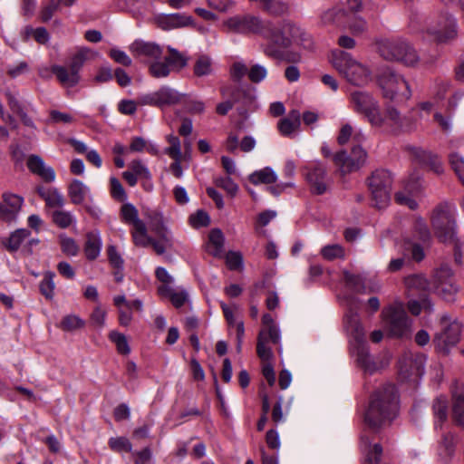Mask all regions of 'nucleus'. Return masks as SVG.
Returning a JSON list of instances; mask_svg holds the SVG:
<instances>
[{
	"instance_id": "f257e3e1",
	"label": "nucleus",
	"mask_w": 464,
	"mask_h": 464,
	"mask_svg": "<svg viewBox=\"0 0 464 464\" xmlns=\"http://www.w3.org/2000/svg\"><path fill=\"white\" fill-rule=\"evenodd\" d=\"M226 24L229 30L237 34L262 35L267 40L264 53L276 59H281L283 50L289 47L293 40L301 34L300 27L289 20L275 24L251 14L232 16L227 20Z\"/></svg>"
},
{
	"instance_id": "f03ea898",
	"label": "nucleus",
	"mask_w": 464,
	"mask_h": 464,
	"mask_svg": "<svg viewBox=\"0 0 464 464\" xmlns=\"http://www.w3.org/2000/svg\"><path fill=\"white\" fill-rule=\"evenodd\" d=\"M398 412V396L394 385L386 384L372 394L369 407L364 414V430L361 436V447L365 453L364 464H379L382 448L376 443L372 445V431L379 430L390 423Z\"/></svg>"
},
{
	"instance_id": "7ed1b4c3",
	"label": "nucleus",
	"mask_w": 464,
	"mask_h": 464,
	"mask_svg": "<svg viewBox=\"0 0 464 464\" xmlns=\"http://www.w3.org/2000/svg\"><path fill=\"white\" fill-rule=\"evenodd\" d=\"M332 65L349 82L356 86H363L371 81L370 70L353 59L351 54L341 50L332 52Z\"/></svg>"
},
{
	"instance_id": "20e7f679",
	"label": "nucleus",
	"mask_w": 464,
	"mask_h": 464,
	"mask_svg": "<svg viewBox=\"0 0 464 464\" xmlns=\"http://www.w3.org/2000/svg\"><path fill=\"white\" fill-rule=\"evenodd\" d=\"M348 99L352 110L362 115L372 127L384 126V118L379 101L372 93L355 90L350 92Z\"/></svg>"
},
{
	"instance_id": "39448f33",
	"label": "nucleus",
	"mask_w": 464,
	"mask_h": 464,
	"mask_svg": "<svg viewBox=\"0 0 464 464\" xmlns=\"http://www.w3.org/2000/svg\"><path fill=\"white\" fill-rule=\"evenodd\" d=\"M379 53L387 61L399 62L406 66L419 64L420 57L414 47L405 39L395 38L379 44Z\"/></svg>"
},
{
	"instance_id": "423d86ee",
	"label": "nucleus",
	"mask_w": 464,
	"mask_h": 464,
	"mask_svg": "<svg viewBox=\"0 0 464 464\" xmlns=\"http://www.w3.org/2000/svg\"><path fill=\"white\" fill-rule=\"evenodd\" d=\"M456 208L443 202L436 207L431 217L435 235L442 242L453 241L456 235Z\"/></svg>"
},
{
	"instance_id": "0eeeda50",
	"label": "nucleus",
	"mask_w": 464,
	"mask_h": 464,
	"mask_svg": "<svg viewBox=\"0 0 464 464\" xmlns=\"http://www.w3.org/2000/svg\"><path fill=\"white\" fill-rule=\"evenodd\" d=\"M378 83L385 99L403 101L410 99L411 96L407 81L402 75L391 68H385L380 72Z\"/></svg>"
},
{
	"instance_id": "6e6552de",
	"label": "nucleus",
	"mask_w": 464,
	"mask_h": 464,
	"mask_svg": "<svg viewBox=\"0 0 464 464\" xmlns=\"http://www.w3.org/2000/svg\"><path fill=\"white\" fill-rule=\"evenodd\" d=\"M382 316L384 328L390 335L394 337L410 335L411 323L401 303H394L385 307L382 312Z\"/></svg>"
},
{
	"instance_id": "1a4fd4ad",
	"label": "nucleus",
	"mask_w": 464,
	"mask_h": 464,
	"mask_svg": "<svg viewBox=\"0 0 464 464\" xmlns=\"http://www.w3.org/2000/svg\"><path fill=\"white\" fill-rule=\"evenodd\" d=\"M424 354L406 353L399 361V378L402 382H416L424 372Z\"/></svg>"
},
{
	"instance_id": "9d476101",
	"label": "nucleus",
	"mask_w": 464,
	"mask_h": 464,
	"mask_svg": "<svg viewBox=\"0 0 464 464\" xmlns=\"http://www.w3.org/2000/svg\"><path fill=\"white\" fill-rule=\"evenodd\" d=\"M431 289L447 301L453 300L459 287L451 269L448 266H442L433 275Z\"/></svg>"
},
{
	"instance_id": "9b49d317",
	"label": "nucleus",
	"mask_w": 464,
	"mask_h": 464,
	"mask_svg": "<svg viewBox=\"0 0 464 464\" xmlns=\"http://www.w3.org/2000/svg\"><path fill=\"white\" fill-rule=\"evenodd\" d=\"M427 33L439 42H446L457 36V22L453 15L441 14L426 28Z\"/></svg>"
},
{
	"instance_id": "f8f14e48",
	"label": "nucleus",
	"mask_w": 464,
	"mask_h": 464,
	"mask_svg": "<svg viewBox=\"0 0 464 464\" xmlns=\"http://www.w3.org/2000/svg\"><path fill=\"white\" fill-rule=\"evenodd\" d=\"M383 118L384 125L389 126L394 133L411 132L417 128V120L413 116L402 115L392 105L386 106Z\"/></svg>"
},
{
	"instance_id": "ddd939ff",
	"label": "nucleus",
	"mask_w": 464,
	"mask_h": 464,
	"mask_svg": "<svg viewBox=\"0 0 464 464\" xmlns=\"http://www.w3.org/2000/svg\"><path fill=\"white\" fill-rule=\"evenodd\" d=\"M441 324H443V329L436 334L434 343L438 350L448 353L450 349L459 341L461 326L458 322L449 323L447 316L441 317Z\"/></svg>"
},
{
	"instance_id": "4468645a",
	"label": "nucleus",
	"mask_w": 464,
	"mask_h": 464,
	"mask_svg": "<svg viewBox=\"0 0 464 464\" xmlns=\"http://www.w3.org/2000/svg\"><path fill=\"white\" fill-rule=\"evenodd\" d=\"M366 160L367 152L360 145H354L349 155L346 151L343 150L336 153L334 157V163L343 173L359 169L365 164Z\"/></svg>"
},
{
	"instance_id": "2eb2a0df",
	"label": "nucleus",
	"mask_w": 464,
	"mask_h": 464,
	"mask_svg": "<svg viewBox=\"0 0 464 464\" xmlns=\"http://www.w3.org/2000/svg\"><path fill=\"white\" fill-rule=\"evenodd\" d=\"M304 170V176L312 193L316 195L325 193L329 185L325 167L321 162L314 161L306 165Z\"/></svg>"
},
{
	"instance_id": "dca6fc26",
	"label": "nucleus",
	"mask_w": 464,
	"mask_h": 464,
	"mask_svg": "<svg viewBox=\"0 0 464 464\" xmlns=\"http://www.w3.org/2000/svg\"><path fill=\"white\" fill-rule=\"evenodd\" d=\"M179 93L168 86H163L157 92L145 94L139 99V102L141 105H150L157 107L173 105L179 102Z\"/></svg>"
},
{
	"instance_id": "f3484780",
	"label": "nucleus",
	"mask_w": 464,
	"mask_h": 464,
	"mask_svg": "<svg viewBox=\"0 0 464 464\" xmlns=\"http://www.w3.org/2000/svg\"><path fill=\"white\" fill-rule=\"evenodd\" d=\"M280 340V332L276 326L263 328L260 330L257 337L256 353L264 362H269L273 356L268 343H277Z\"/></svg>"
},
{
	"instance_id": "a211bd4d",
	"label": "nucleus",
	"mask_w": 464,
	"mask_h": 464,
	"mask_svg": "<svg viewBox=\"0 0 464 464\" xmlns=\"http://www.w3.org/2000/svg\"><path fill=\"white\" fill-rule=\"evenodd\" d=\"M355 352L358 365L367 373L372 374L389 363L388 360L372 356L365 345L356 346Z\"/></svg>"
},
{
	"instance_id": "6ab92c4d",
	"label": "nucleus",
	"mask_w": 464,
	"mask_h": 464,
	"mask_svg": "<svg viewBox=\"0 0 464 464\" xmlns=\"http://www.w3.org/2000/svg\"><path fill=\"white\" fill-rule=\"evenodd\" d=\"M68 197L73 205L85 206L87 210L90 208L87 203L92 202L93 198L91 188L79 179H72L68 185Z\"/></svg>"
},
{
	"instance_id": "aec40b11",
	"label": "nucleus",
	"mask_w": 464,
	"mask_h": 464,
	"mask_svg": "<svg viewBox=\"0 0 464 464\" xmlns=\"http://www.w3.org/2000/svg\"><path fill=\"white\" fill-rule=\"evenodd\" d=\"M129 49L135 57H144L152 61L160 59L162 54V49L159 44L142 40L134 41Z\"/></svg>"
},
{
	"instance_id": "412c9836",
	"label": "nucleus",
	"mask_w": 464,
	"mask_h": 464,
	"mask_svg": "<svg viewBox=\"0 0 464 464\" xmlns=\"http://www.w3.org/2000/svg\"><path fill=\"white\" fill-rule=\"evenodd\" d=\"M156 24L162 30H171L187 26L191 19L184 14L175 13L169 14H159L155 17Z\"/></svg>"
},
{
	"instance_id": "4be33fe9",
	"label": "nucleus",
	"mask_w": 464,
	"mask_h": 464,
	"mask_svg": "<svg viewBox=\"0 0 464 464\" xmlns=\"http://www.w3.org/2000/svg\"><path fill=\"white\" fill-rule=\"evenodd\" d=\"M350 20V14L344 10L343 6H334L324 12L321 15V21L325 25H334L336 27H346Z\"/></svg>"
},
{
	"instance_id": "5701e85b",
	"label": "nucleus",
	"mask_w": 464,
	"mask_h": 464,
	"mask_svg": "<svg viewBox=\"0 0 464 464\" xmlns=\"http://www.w3.org/2000/svg\"><path fill=\"white\" fill-rule=\"evenodd\" d=\"M26 164L32 173L39 176L45 181L52 182L55 179V172L53 169L46 166L40 156L30 155L27 159Z\"/></svg>"
},
{
	"instance_id": "b1692460",
	"label": "nucleus",
	"mask_w": 464,
	"mask_h": 464,
	"mask_svg": "<svg viewBox=\"0 0 464 464\" xmlns=\"http://www.w3.org/2000/svg\"><path fill=\"white\" fill-rule=\"evenodd\" d=\"M254 2H257L260 8L272 16H282L289 13L288 0H255Z\"/></svg>"
},
{
	"instance_id": "393cba45",
	"label": "nucleus",
	"mask_w": 464,
	"mask_h": 464,
	"mask_svg": "<svg viewBox=\"0 0 464 464\" xmlns=\"http://www.w3.org/2000/svg\"><path fill=\"white\" fill-rule=\"evenodd\" d=\"M344 325L347 333L354 339L357 346L364 345V331L359 321L358 315L354 313L346 314Z\"/></svg>"
},
{
	"instance_id": "a878e982",
	"label": "nucleus",
	"mask_w": 464,
	"mask_h": 464,
	"mask_svg": "<svg viewBox=\"0 0 464 464\" xmlns=\"http://www.w3.org/2000/svg\"><path fill=\"white\" fill-rule=\"evenodd\" d=\"M215 73L213 58L208 54H198L195 58L193 74L198 78L208 77Z\"/></svg>"
},
{
	"instance_id": "bb28decb",
	"label": "nucleus",
	"mask_w": 464,
	"mask_h": 464,
	"mask_svg": "<svg viewBox=\"0 0 464 464\" xmlns=\"http://www.w3.org/2000/svg\"><path fill=\"white\" fill-rule=\"evenodd\" d=\"M301 124V114L297 110H292L288 116L279 121L277 128L283 136H291Z\"/></svg>"
},
{
	"instance_id": "cd10ccee",
	"label": "nucleus",
	"mask_w": 464,
	"mask_h": 464,
	"mask_svg": "<svg viewBox=\"0 0 464 464\" xmlns=\"http://www.w3.org/2000/svg\"><path fill=\"white\" fill-rule=\"evenodd\" d=\"M409 150L411 152V155L419 163L430 166L438 173L441 171V167L436 155L421 148L417 147H411L409 148Z\"/></svg>"
},
{
	"instance_id": "c85d7f7f",
	"label": "nucleus",
	"mask_w": 464,
	"mask_h": 464,
	"mask_svg": "<svg viewBox=\"0 0 464 464\" xmlns=\"http://www.w3.org/2000/svg\"><path fill=\"white\" fill-rule=\"evenodd\" d=\"M51 70L63 86L73 87L80 82V74L72 72L70 68L53 65Z\"/></svg>"
},
{
	"instance_id": "c756f323",
	"label": "nucleus",
	"mask_w": 464,
	"mask_h": 464,
	"mask_svg": "<svg viewBox=\"0 0 464 464\" xmlns=\"http://www.w3.org/2000/svg\"><path fill=\"white\" fill-rule=\"evenodd\" d=\"M167 50L169 54L164 59L172 71L179 72L188 65V58L184 53L171 46H168Z\"/></svg>"
},
{
	"instance_id": "7c9ffc66",
	"label": "nucleus",
	"mask_w": 464,
	"mask_h": 464,
	"mask_svg": "<svg viewBox=\"0 0 464 464\" xmlns=\"http://www.w3.org/2000/svg\"><path fill=\"white\" fill-rule=\"evenodd\" d=\"M30 234V231L25 228L17 229L8 237L3 238L1 243L9 252H14L20 247L24 240L27 238Z\"/></svg>"
},
{
	"instance_id": "2f4dec72",
	"label": "nucleus",
	"mask_w": 464,
	"mask_h": 464,
	"mask_svg": "<svg viewBox=\"0 0 464 464\" xmlns=\"http://www.w3.org/2000/svg\"><path fill=\"white\" fill-rule=\"evenodd\" d=\"M102 249V240L98 234L91 232L87 234L84 246V253L89 260L96 259Z\"/></svg>"
},
{
	"instance_id": "473e14b6",
	"label": "nucleus",
	"mask_w": 464,
	"mask_h": 464,
	"mask_svg": "<svg viewBox=\"0 0 464 464\" xmlns=\"http://www.w3.org/2000/svg\"><path fill=\"white\" fill-rule=\"evenodd\" d=\"M392 179L389 171L379 169L372 173L369 179V188L376 189L382 188H392Z\"/></svg>"
},
{
	"instance_id": "72a5a7b5",
	"label": "nucleus",
	"mask_w": 464,
	"mask_h": 464,
	"mask_svg": "<svg viewBox=\"0 0 464 464\" xmlns=\"http://www.w3.org/2000/svg\"><path fill=\"white\" fill-rule=\"evenodd\" d=\"M221 96L224 99L231 100L233 104L237 102H245V100L247 98L246 92L239 86L237 85H225L220 88Z\"/></svg>"
},
{
	"instance_id": "f704fd0d",
	"label": "nucleus",
	"mask_w": 464,
	"mask_h": 464,
	"mask_svg": "<svg viewBox=\"0 0 464 464\" xmlns=\"http://www.w3.org/2000/svg\"><path fill=\"white\" fill-rule=\"evenodd\" d=\"M208 252L214 256H221L224 250V235L220 229H212L208 235Z\"/></svg>"
},
{
	"instance_id": "c9c22d12",
	"label": "nucleus",
	"mask_w": 464,
	"mask_h": 464,
	"mask_svg": "<svg viewBox=\"0 0 464 464\" xmlns=\"http://www.w3.org/2000/svg\"><path fill=\"white\" fill-rule=\"evenodd\" d=\"M277 179V175L269 167L253 172L249 176V181L255 185L258 184H272Z\"/></svg>"
},
{
	"instance_id": "e433bc0d",
	"label": "nucleus",
	"mask_w": 464,
	"mask_h": 464,
	"mask_svg": "<svg viewBox=\"0 0 464 464\" xmlns=\"http://www.w3.org/2000/svg\"><path fill=\"white\" fill-rule=\"evenodd\" d=\"M149 226L152 232L157 236H163L169 234L167 227L164 224L162 214L158 210H151L147 213Z\"/></svg>"
},
{
	"instance_id": "4c0bfd02",
	"label": "nucleus",
	"mask_w": 464,
	"mask_h": 464,
	"mask_svg": "<svg viewBox=\"0 0 464 464\" xmlns=\"http://www.w3.org/2000/svg\"><path fill=\"white\" fill-rule=\"evenodd\" d=\"M132 240L135 246L147 247L152 242V237L148 236L147 227L144 222H138L131 231Z\"/></svg>"
},
{
	"instance_id": "58836bf2",
	"label": "nucleus",
	"mask_w": 464,
	"mask_h": 464,
	"mask_svg": "<svg viewBox=\"0 0 464 464\" xmlns=\"http://www.w3.org/2000/svg\"><path fill=\"white\" fill-rule=\"evenodd\" d=\"M405 285L410 291L427 292L431 290V284L422 275H413L406 277Z\"/></svg>"
},
{
	"instance_id": "ea45409f",
	"label": "nucleus",
	"mask_w": 464,
	"mask_h": 464,
	"mask_svg": "<svg viewBox=\"0 0 464 464\" xmlns=\"http://www.w3.org/2000/svg\"><path fill=\"white\" fill-rule=\"evenodd\" d=\"M433 412L435 417L436 429L447 420L448 418V401L443 396L438 397L433 402Z\"/></svg>"
},
{
	"instance_id": "a19ab883",
	"label": "nucleus",
	"mask_w": 464,
	"mask_h": 464,
	"mask_svg": "<svg viewBox=\"0 0 464 464\" xmlns=\"http://www.w3.org/2000/svg\"><path fill=\"white\" fill-rule=\"evenodd\" d=\"M343 281L348 287L358 293L365 291V277L362 275L352 274L347 270H343Z\"/></svg>"
},
{
	"instance_id": "79ce46f5",
	"label": "nucleus",
	"mask_w": 464,
	"mask_h": 464,
	"mask_svg": "<svg viewBox=\"0 0 464 464\" xmlns=\"http://www.w3.org/2000/svg\"><path fill=\"white\" fill-rule=\"evenodd\" d=\"M415 189V185L407 184L404 190L399 191L395 194V201L402 206H407L410 209H415L418 206L416 200L412 197V191Z\"/></svg>"
},
{
	"instance_id": "37998d69",
	"label": "nucleus",
	"mask_w": 464,
	"mask_h": 464,
	"mask_svg": "<svg viewBox=\"0 0 464 464\" xmlns=\"http://www.w3.org/2000/svg\"><path fill=\"white\" fill-rule=\"evenodd\" d=\"M452 418L457 425L464 427V393L453 392Z\"/></svg>"
},
{
	"instance_id": "c03bdc74",
	"label": "nucleus",
	"mask_w": 464,
	"mask_h": 464,
	"mask_svg": "<svg viewBox=\"0 0 464 464\" xmlns=\"http://www.w3.org/2000/svg\"><path fill=\"white\" fill-rule=\"evenodd\" d=\"M55 275L53 272H46L43 280L40 282L39 289L41 294L48 300H52L54 295L55 284L53 281Z\"/></svg>"
},
{
	"instance_id": "a18cd8bd",
	"label": "nucleus",
	"mask_w": 464,
	"mask_h": 464,
	"mask_svg": "<svg viewBox=\"0 0 464 464\" xmlns=\"http://www.w3.org/2000/svg\"><path fill=\"white\" fill-rule=\"evenodd\" d=\"M374 206L378 208H385L390 202L391 188L370 189Z\"/></svg>"
},
{
	"instance_id": "49530a36",
	"label": "nucleus",
	"mask_w": 464,
	"mask_h": 464,
	"mask_svg": "<svg viewBox=\"0 0 464 464\" xmlns=\"http://www.w3.org/2000/svg\"><path fill=\"white\" fill-rule=\"evenodd\" d=\"M150 73L154 78H165L168 77L172 70L169 66L168 63L164 59L163 61L154 60L149 68Z\"/></svg>"
},
{
	"instance_id": "de8ad7c7",
	"label": "nucleus",
	"mask_w": 464,
	"mask_h": 464,
	"mask_svg": "<svg viewBox=\"0 0 464 464\" xmlns=\"http://www.w3.org/2000/svg\"><path fill=\"white\" fill-rule=\"evenodd\" d=\"M85 321L75 314H68L64 316L61 323L60 328L65 332H72L82 328Z\"/></svg>"
},
{
	"instance_id": "09e8293b",
	"label": "nucleus",
	"mask_w": 464,
	"mask_h": 464,
	"mask_svg": "<svg viewBox=\"0 0 464 464\" xmlns=\"http://www.w3.org/2000/svg\"><path fill=\"white\" fill-rule=\"evenodd\" d=\"M75 121L74 117L67 112H63L57 110H52L49 112V118L46 121V123L51 125L57 124H71Z\"/></svg>"
},
{
	"instance_id": "8fccbe9b",
	"label": "nucleus",
	"mask_w": 464,
	"mask_h": 464,
	"mask_svg": "<svg viewBox=\"0 0 464 464\" xmlns=\"http://www.w3.org/2000/svg\"><path fill=\"white\" fill-rule=\"evenodd\" d=\"M167 141L169 146L164 149V153L170 157L172 160L183 158L181 151V144L179 137L174 135L167 136Z\"/></svg>"
},
{
	"instance_id": "3c124183",
	"label": "nucleus",
	"mask_w": 464,
	"mask_h": 464,
	"mask_svg": "<svg viewBox=\"0 0 464 464\" xmlns=\"http://www.w3.org/2000/svg\"><path fill=\"white\" fill-rule=\"evenodd\" d=\"M89 53H91L90 49L82 48L72 57L69 68L72 72L79 74L80 70L88 59Z\"/></svg>"
},
{
	"instance_id": "603ef678",
	"label": "nucleus",
	"mask_w": 464,
	"mask_h": 464,
	"mask_svg": "<svg viewBox=\"0 0 464 464\" xmlns=\"http://www.w3.org/2000/svg\"><path fill=\"white\" fill-rule=\"evenodd\" d=\"M414 237L422 243L429 242L430 238V230L422 218H416L413 224Z\"/></svg>"
},
{
	"instance_id": "864d4df0",
	"label": "nucleus",
	"mask_w": 464,
	"mask_h": 464,
	"mask_svg": "<svg viewBox=\"0 0 464 464\" xmlns=\"http://www.w3.org/2000/svg\"><path fill=\"white\" fill-rule=\"evenodd\" d=\"M123 220L134 227L138 226V222H143L139 218L137 208L131 204H124L121 209Z\"/></svg>"
},
{
	"instance_id": "5fc2aeb1",
	"label": "nucleus",
	"mask_w": 464,
	"mask_h": 464,
	"mask_svg": "<svg viewBox=\"0 0 464 464\" xmlns=\"http://www.w3.org/2000/svg\"><path fill=\"white\" fill-rule=\"evenodd\" d=\"M321 255L326 260L344 258V249L338 244L327 245L321 249Z\"/></svg>"
},
{
	"instance_id": "6e6d98bb",
	"label": "nucleus",
	"mask_w": 464,
	"mask_h": 464,
	"mask_svg": "<svg viewBox=\"0 0 464 464\" xmlns=\"http://www.w3.org/2000/svg\"><path fill=\"white\" fill-rule=\"evenodd\" d=\"M110 448L116 452H131L132 445L126 437L111 438L108 441Z\"/></svg>"
},
{
	"instance_id": "4d7b16f0",
	"label": "nucleus",
	"mask_w": 464,
	"mask_h": 464,
	"mask_svg": "<svg viewBox=\"0 0 464 464\" xmlns=\"http://www.w3.org/2000/svg\"><path fill=\"white\" fill-rule=\"evenodd\" d=\"M53 221L62 228L69 227L74 218L71 212L64 210H56L52 215Z\"/></svg>"
},
{
	"instance_id": "13d9d810",
	"label": "nucleus",
	"mask_w": 464,
	"mask_h": 464,
	"mask_svg": "<svg viewBox=\"0 0 464 464\" xmlns=\"http://www.w3.org/2000/svg\"><path fill=\"white\" fill-rule=\"evenodd\" d=\"M109 338L116 344L117 351L121 354H129L130 349L129 347L126 336L119 332L112 331L109 334Z\"/></svg>"
},
{
	"instance_id": "bf43d9fd",
	"label": "nucleus",
	"mask_w": 464,
	"mask_h": 464,
	"mask_svg": "<svg viewBox=\"0 0 464 464\" xmlns=\"http://www.w3.org/2000/svg\"><path fill=\"white\" fill-rule=\"evenodd\" d=\"M215 184L223 188L228 195L235 197L238 191V186L230 177H219L215 179Z\"/></svg>"
},
{
	"instance_id": "052dcab7",
	"label": "nucleus",
	"mask_w": 464,
	"mask_h": 464,
	"mask_svg": "<svg viewBox=\"0 0 464 464\" xmlns=\"http://www.w3.org/2000/svg\"><path fill=\"white\" fill-rule=\"evenodd\" d=\"M129 169L140 179H150L151 174L147 166L139 160H134L129 164Z\"/></svg>"
},
{
	"instance_id": "680f3d73",
	"label": "nucleus",
	"mask_w": 464,
	"mask_h": 464,
	"mask_svg": "<svg viewBox=\"0 0 464 464\" xmlns=\"http://www.w3.org/2000/svg\"><path fill=\"white\" fill-rule=\"evenodd\" d=\"M49 208H62L64 205V198L57 188H50V193L44 199Z\"/></svg>"
},
{
	"instance_id": "e2e57ef3",
	"label": "nucleus",
	"mask_w": 464,
	"mask_h": 464,
	"mask_svg": "<svg viewBox=\"0 0 464 464\" xmlns=\"http://www.w3.org/2000/svg\"><path fill=\"white\" fill-rule=\"evenodd\" d=\"M110 186H111V194L114 199H116L120 202H123L127 199V194H126L121 183L120 182V180L117 178L111 177L110 179Z\"/></svg>"
},
{
	"instance_id": "0e129e2a",
	"label": "nucleus",
	"mask_w": 464,
	"mask_h": 464,
	"mask_svg": "<svg viewBox=\"0 0 464 464\" xmlns=\"http://www.w3.org/2000/svg\"><path fill=\"white\" fill-rule=\"evenodd\" d=\"M3 200L4 204L18 215L24 203V198L22 197L12 193H4Z\"/></svg>"
},
{
	"instance_id": "69168bd1",
	"label": "nucleus",
	"mask_w": 464,
	"mask_h": 464,
	"mask_svg": "<svg viewBox=\"0 0 464 464\" xmlns=\"http://www.w3.org/2000/svg\"><path fill=\"white\" fill-rule=\"evenodd\" d=\"M63 0H49L48 3L42 8L41 19L43 22H48L53 17V14L59 9Z\"/></svg>"
},
{
	"instance_id": "338daca9",
	"label": "nucleus",
	"mask_w": 464,
	"mask_h": 464,
	"mask_svg": "<svg viewBox=\"0 0 464 464\" xmlns=\"http://www.w3.org/2000/svg\"><path fill=\"white\" fill-rule=\"evenodd\" d=\"M433 119L443 132L450 133L451 131L452 117L450 115H443L440 112H435Z\"/></svg>"
},
{
	"instance_id": "774afa93",
	"label": "nucleus",
	"mask_w": 464,
	"mask_h": 464,
	"mask_svg": "<svg viewBox=\"0 0 464 464\" xmlns=\"http://www.w3.org/2000/svg\"><path fill=\"white\" fill-rule=\"evenodd\" d=\"M450 164L458 175L459 180L464 185V160L458 154H451L450 156Z\"/></svg>"
}]
</instances>
